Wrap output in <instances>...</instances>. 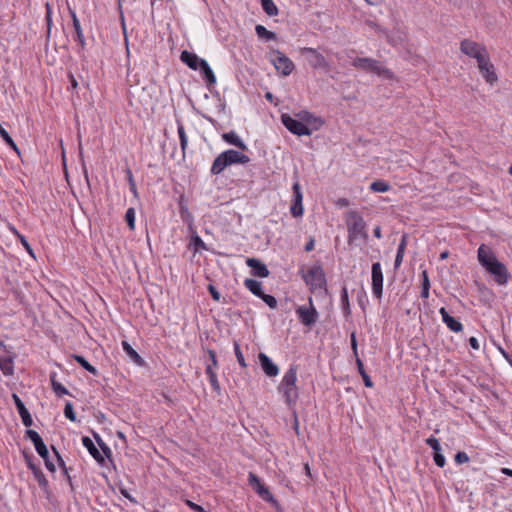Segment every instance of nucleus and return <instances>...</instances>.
<instances>
[{
  "label": "nucleus",
  "instance_id": "obj_1",
  "mask_svg": "<svg viewBox=\"0 0 512 512\" xmlns=\"http://www.w3.org/2000/svg\"><path fill=\"white\" fill-rule=\"evenodd\" d=\"M479 263L484 269L493 276L498 285H506L510 278V273L506 266L500 262L494 252L485 244L480 245L477 251Z\"/></svg>",
  "mask_w": 512,
  "mask_h": 512
},
{
  "label": "nucleus",
  "instance_id": "obj_2",
  "mask_svg": "<svg viewBox=\"0 0 512 512\" xmlns=\"http://www.w3.org/2000/svg\"><path fill=\"white\" fill-rule=\"evenodd\" d=\"M297 381V368L290 366L285 372L277 390L282 394L285 403L290 409H294L299 398L298 387L296 386Z\"/></svg>",
  "mask_w": 512,
  "mask_h": 512
},
{
  "label": "nucleus",
  "instance_id": "obj_3",
  "mask_svg": "<svg viewBox=\"0 0 512 512\" xmlns=\"http://www.w3.org/2000/svg\"><path fill=\"white\" fill-rule=\"evenodd\" d=\"M249 161L250 158L247 155L233 149H228L214 159L210 172L212 175H219L230 165L247 164Z\"/></svg>",
  "mask_w": 512,
  "mask_h": 512
},
{
  "label": "nucleus",
  "instance_id": "obj_4",
  "mask_svg": "<svg viewBox=\"0 0 512 512\" xmlns=\"http://www.w3.org/2000/svg\"><path fill=\"white\" fill-rule=\"evenodd\" d=\"M346 225L349 245L354 244L358 239H361L363 242L367 241L368 233L366 231V222L357 211L348 212Z\"/></svg>",
  "mask_w": 512,
  "mask_h": 512
},
{
  "label": "nucleus",
  "instance_id": "obj_5",
  "mask_svg": "<svg viewBox=\"0 0 512 512\" xmlns=\"http://www.w3.org/2000/svg\"><path fill=\"white\" fill-rule=\"evenodd\" d=\"M351 65L360 71L366 73H372L377 76L383 77L384 79H392L394 74L391 70L382 65V63L376 59L369 57H355L351 61Z\"/></svg>",
  "mask_w": 512,
  "mask_h": 512
},
{
  "label": "nucleus",
  "instance_id": "obj_6",
  "mask_svg": "<svg viewBox=\"0 0 512 512\" xmlns=\"http://www.w3.org/2000/svg\"><path fill=\"white\" fill-rule=\"evenodd\" d=\"M302 278L312 293L318 289L326 290V275L321 264L317 263L310 267L306 273L302 274Z\"/></svg>",
  "mask_w": 512,
  "mask_h": 512
},
{
  "label": "nucleus",
  "instance_id": "obj_7",
  "mask_svg": "<svg viewBox=\"0 0 512 512\" xmlns=\"http://www.w3.org/2000/svg\"><path fill=\"white\" fill-rule=\"evenodd\" d=\"M270 54L272 55L271 62L274 65L277 72L283 76H288L292 73L295 68L294 63L290 58L284 55L277 49H271Z\"/></svg>",
  "mask_w": 512,
  "mask_h": 512
},
{
  "label": "nucleus",
  "instance_id": "obj_8",
  "mask_svg": "<svg viewBox=\"0 0 512 512\" xmlns=\"http://www.w3.org/2000/svg\"><path fill=\"white\" fill-rule=\"evenodd\" d=\"M301 55L305 56L308 64L313 69L329 70L330 65L325 57L315 48L303 47L300 48Z\"/></svg>",
  "mask_w": 512,
  "mask_h": 512
},
{
  "label": "nucleus",
  "instance_id": "obj_9",
  "mask_svg": "<svg viewBox=\"0 0 512 512\" xmlns=\"http://www.w3.org/2000/svg\"><path fill=\"white\" fill-rule=\"evenodd\" d=\"M281 122L285 128L294 135L310 136L312 134L310 127L302 123V121L291 117L289 114H282Z\"/></svg>",
  "mask_w": 512,
  "mask_h": 512
},
{
  "label": "nucleus",
  "instance_id": "obj_10",
  "mask_svg": "<svg viewBox=\"0 0 512 512\" xmlns=\"http://www.w3.org/2000/svg\"><path fill=\"white\" fill-rule=\"evenodd\" d=\"M309 307L306 306H298L296 308V314L300 320V322L307 327H311L314 325L319 317V313L313 305L312 297L308 298Z\"/></svg>",
  "mask_w": 512,
  "mask_h": 512
},
{
  "label": "nucleus",
  "instance_id": "obj_11",
  "mask_svg": "<svg viewBox=\"0 0 512 512\" xmlns=\"http://www.w3.org/2000/svg\"><path fill=\"white\" fill-rule=\"evenodd\" d=\"M460 50L463 54L475 58L477 61L488 54V51L484 45L469 39H464L461 41Z\"/></svg>",
  "mask_w": 512,
  "mask_h": 512
},
{
  "label": "nucleus",
  "instance_id": "obj_12",
  "mask_svg": "<svg viewBox=\"0 0 512 512\" xmlns=\"http://www.w3.org/2000/svg\"><path fill=\"white\" fill-rule=\"evenodd\" d=\"M477 64L480 74L487 83L493 84L498 80L494 65L490 62L489 53L480 58Z\"/></svg>",
  "mask_w": 512,
  "mask_h": 512
},
{
  "label": "nucleus",
  "instance_id": "obj_13",
  "mask_svg": "<svg viewBox=\"0 0 512 512\" xmlns=\"http://www.w3.org/2000/svg\"><path fill=\"white\" fill-rule=\"evenodd\" d=\"M371 278L372 293L374 297H376L377 299H381L383 294V272L381 264L379 262H375L372 264Z\"/></svg>",
  "mask_w": 512,
  "mask_h": 512
},
{
  "label": "nucleus",
  "instance_id": "obj_14",
  "mask_svg": "<svg viewBox=\"0 0 512 512\" xmlns=\"http://www.w3.org/2000/svg\"><path fill=\"white\" fill-rule=\"evenodd\" d=\"M292 191H293V199H292V203L290 206L291 215L295 218L301 217L304 212V208H303V204H302L303 194H302L301 186H300V183L298 180H296L293 183Z\"/></svg>",
  "mask_w": 512,
  "mask_h": 512
},
{
  "label": "nucleus",
  "instance_id": "obj_15",
  "mask_svg": "<svg viewBox=\"0 0 512 512\" xmlns=\"http://www.w3.org/2000/svg\"><path fill=\"white\" fill-rule=\"evenodd\" d=\"M0 370L5 376H11L14 373V355L7 350V346L3 341H0Z\"/></svg>",
  "mask_w": 512,
  "mask_h": 512
},
{
  "label": "nucleus",
  "instance_id": "obj_16",
  "mask_svg": "<svg viewBox=\"0 0 512 512\" xmlns=\"http://www.w3.org/2000/svg\"><path fill=\"white\" fill-rule=\"evenodd\" d=\"M25 434H26V437L29 438L31 440V442L33 443L38 455L42 459L47 458V456L49 455L48 448L45 445L41 436L38 434V432L35 430H32V429H28V430H26Z\"/></svg>",
  "mask_w": 512,
  "mask_h": 512
},
{
  "label": "nucleus",
  "instance_id": "obj_17",
  "mask_svg": "<svg viewBox=\"0 0 512 512\" xmlns=\"http://www.w3.org/2000/svg\"><path fill=\"white\" fill-rule=\"evenodd\" d=\"M68 9H69V15L72 19V26H73L74 33H75L74 41H76L78 43V45L80 46V48L82 50H84L86 47V40H85V37L83 34V30H82L80 21L76 15V12L73 9H71L70 7Z\"/></svg>",
  "mask_w": 512,
  "mask_h": 512
},
{
  "label": "nucleus",
  "instance_id": "obj_18",
  "mask_svg": "<svg viewBox=\"0 0 512 512\" xmlns=\"http://www.w3.org/2000/svg\"><path fill=\"white\" fill-rule=\"evenodd\" d=\"M246 265L251 268V274L255 277L266 278L270 274L267 266L256 258H247Z\"/></svg>",
  "mask_w": 512,
  "mask_h": 512
},
{
  "label": "nucleus",
  "instance_id": "obj_19",
  "mask_svg": "<svg viewBox=\"0 0 512 512\" xmlns=\"http://www.w3.org/2000/svg\"><path fill=\"white\" fill-rule=\"evenodd\" d=\"M298 120L302 121V123L306 124L308 127L311 126L310 129L318 130L322 125L323 121L321 118L314 116L307 110H301L295 115Z\"/></svg>",
  "mask_w": 512,
  "mask_h": 512
},
{
  "label": "nucleus",
  "instance_id": "obj_20",
  "mask_svg": "<svg viewBox=\"0 0 512 512\" xmlns=\"http://www.w3.org/2000/svg\"><path fill=\"white\" fill-rule=\"evenodd\" d=\"M12 399H13L16 409L21 417L23 425L26 427L32 426L33 420H32L31 414L27 410L23 401L15 393L12 394Z\"/></svg>",
  "mask_w": 512,
  "mask_h": 512
},
{
  "label": "nucleus",
  "instance_id": "obj_21",
  "mask_svg": "<svg viewBox=\"0 0 512 512\" xmlns=\"http://www.w3.org/2000/svg\"><path fill=\"white\" fill-rule=\"evenodd\" d=\"M258 358L263 372L268 377H275L278 375V366L266 354L261 352L259 353Z\"/></svg>",
  "mask_w": 512,
  "mask_h": 512
},
{
  "label": "nucleus",
  "instance_id": "obj_22",
  "mask_svg": "<svg viewBox=\"0 0 512 512\" xmlns=\"http://www.w3.org/2000/svg\"><path fill=\"white\" fill-rule=\"evenodd\" d=\"M198 69L207 88L211 89L216 84V77L208 62L206 60L202 61Z\"/></svg>",
  "mask_w": 512,
  "mask_h": 512
},
{
  "label": "nucleus",
  "instance_id": "obj_23",
  "mask_svg": "<svg viewBox=\"0 0 512 512\" xmlns=\"http://www.w3.org/2000/svg\"><path fill=\"white\" fill-rule=\"evenodd\" d=\"M439 313L442 317V321L451 331L459 333L463 330V325L452 317L444 307L440 308Z\"/></svg>",
  "mask_w": 512,
  "mask_h": 512
},
{
  "label": "nucleus",
  "instance_id": "obj_24",
  "mask_svg": "<svg viewBox=\"0 0 512 512\" xmlns=\"http://www.w3.org/2000/svg\"><path fill=\"white\" fill-rule=\"evenodd\" d=\"M180 60L192 70H197L205 59L199 58L195 53L184 50L181 52Z\"/></svg>",
  "mask_w": 512,
  "mask_h": 512
},
{
  "label": "nucleus",
  "instance_id": "obj_25",
  "mask_svg": "<svg viewBox=\"0 0 512 512\" xmlns=\"http://www.w3.org/2000/svg\"><path fill=\"white\" fill-rule=\"evenodd\" d=\"M221 137L227 144L235 146L241 151H246L248 149L245 142L239 137V135L235 131L223 133Z\"/></svg>",
  "mask_w": 512,
  "mask_h": 512
},
{
  "label": "nucleus",
  "instance_id": "obj_26",
  "mask_svg": "<svg viewBox=\"0 0 512 512\" xmlns=\"http://www.w3.org/2000/svg\"><path fill=\"white\" fill-rule=\"evenodd\" d=\"M82 444L88 450L90 455L99 463L104 464V457L94 445L93 441L88 436L82 437Z\"/></svg>",
  "mask_w": 512,
  "mask_h": 512
},
{
  "label": "nucleus",
  "instance_id": "obj_27",
  "mask_svg": "<svg viewBox=\"0 0 512 512\" xmlns=\"http://www.w3.org/2000/svg\"><path fill=\"white\" fill-rule=\"evenodd\" d=\"M188 248L193 251L194 254L202 251L208 250L207 245L202 240V238L197 234V232L193 231L190 237V241L188 244Z\"/></svg>",
  "mask_w": 512,
  "mask_h": 512
},
{
  "label": "nucleus",
  "instance_id": "obj_28",
  "mask_svg": "<svg viewBox=\"0 0 512 512\" xmlns=\"http://www.w3.org/2000/svg\"><path fill=\"white\" fill-rule=\"evenodd\" d=\"M49 380L51 383L52 390L54 391L57 397L60 398L64 395H71L70 392L57 380L56 372L50 373Z\"/></svg>",
  "mask_w": 512,
  "mask_h": 512
},
{
  "label": "nucleus",
  "instance_id": "obj_29",
  "mask_svg": "<svg viewBox=\"0 0 512 512\" xmlns=\"http://www.w3.org/2000/svg\"><path fill=\"white\" fill-rule=\"evenodd\" d=\"M33 475H34L35 479L37 480L38 485L41 488V490L44 492V494L47 497H49L51 494L50 488H49V482H48L46 476L44 475L43 471L41 469H38L37 471H34Z\"/></svg>",
  "mask_w": 512,
  "mask_h": 512
},
{
  "label": "nucleus",
  "instance_id": "obj_30",
  "mask_svg": "<svg viewBox=\"0 0 512 512\" xmlns=\"http://www.w3.org/2000/svg\"><path fill=\"white\" fill-rule=\"evenodd\" d=\"M8 228L10 232L19 240V242L22 244L27 253L33 258H35L34 251L29 242L27 241L26 237L19 233V231L13 225H9Z\"/></svg>",
  "mask_w": 512,
  "mask_h": 512
},
{
  "label": "nucleus",
  "instance_id": "obj_31",
  "mask_svg": "<svg viewBox=\"0 0 512 512\" xmlns=\"http://www.w3.org/2000/svg\"><path fill=\"white\" fill-rule=\"evenodd\" d=\"M176 124H177V133H178L179 140H180V147H181L183 155H185V151L188 146V138H187V135H186V132L184 129V125H183L181 119L176 118Z\"/></svg>",
  "mask_w": 512,
  "mask_h": 512
},
{
  "label": "nucleus",
  "instance_id": "obj_32",
  "mask_svg": "<svg viewBox=\"0 0 512 512\" xmlns=\"http://www.w3.org/2000/svg\"><path fill=\"white\" fill-rule=\"evenodd\" d=\"M244 286L255 296L260 297L264 293L262 291V285L261 282L247 278L244 280Z\"/></svg>",
  "mask_w": 512,
  "mask_h": 512
},
{
  "label": "nucleus",
  "instance_id": "obj_33",
  "mask_svg": "<svg viewBox=\"0 0 512 512\" xmlns=\"http://www.w3.org/2000/svg\"><path fill=\"white\" fill-rule=\"evenodd\" d=\"M255 32L260 39H263L267 42L277 40V35L274 32L267 30L263 25H256Z\"/></svg>",
  "mask_w": 512,
  "mask_h": 512
},
{
  "label": "nucleus",
  "instance_id": "obj_34",
  "mask_svg": "<svg viewBox=\"0 0 512 512\" xmlns=\"http://www.w3.org/2000/svg\"><path fill=\"white\" fill-rule=\"evenodd\" d=\"M407 246L406 235H403L397 248V253L394 261V268L398 269L403 261L405 249Z\"/></svg>",
  "mask_w": 512,
  "mask_h": 512
},
{
  "label": "nucleus",
  "instance_id": "obj_35",
  "mask_svg": "<svg viewBox=\"0 0 512 512\" xmlns=\"http://www.w3.org/2000/svg\"><path fill=\"white\" fill-rule=\"evenodd\" d=\"M122 347L125 353L137 364V365H143L144 360L143 358L133 349V347L127 342H122Z\"/></svg>",
  "mask_w": 512,
  "mask_h": 512
},
{
  "label": "nucleus",
  "instance_id": "obj_36",
  "mask_svg": "<svg viewBox=\"0 0 512 512\" xmlns=\"http://www.w3.org/2000/svg\"><path fill=\"white\" fill-rule=\"evenodd\" d=\"M72 358L86 371L93 375H98V370L92 366L82 355L73 354Z\"/></svg>",
  "mask_w": 512,
  "mask_h": 512
},
{
  "label": "nucleus",
  "instance_id": "obj_37",
  "mask_svg": "<svg viewBox=\"0 0 512 512\" xmlns=\"http://www.w3.org/2000/svg\"><path fill=\"white\" fill-rule=\"evenodd\" d=\"M355 361H356L358 372L363 379L364 385L368 388H371L373 386V382H372L370 376L366 373V371L364 369L363 362L361 361V359L359 357H357L355 359Z\"/></svg>",
  "mask_w": 512,
  "mask_h": 512
},
{
  "label": "nucleus",
  "instance_id": "obj_38",
  "mask_svg": "<svg viewBox=\"0 0 512 512\" xmlns=\"http://www.w3.org/2000/svg\"><path fill=\"white\" fill-rule=\"evenodd\" d=\"M0 137L3 139V141L6 143L7 146H9L11 149H13L19 156H20V150L12 137L9 135V133L3 128V126L0 124Z\"/></svg>",
  "mask_w": 512,
  "mask_h": 512
},
{
  "label": "nucleus",
  "instance_id": "obj_39",
  "mask_svg": "<svg viewBox=\"0 0 512 512\" xmlns=\"http://www.w3.org/2000/svg\"><path fill=\"white\" fill-rule=\"evenodd\" d=\"M262 9L269 16H276L278 14V8L273 0H261Z\"/></svg>",
  "mask_w": 512,
  "mask_h": 512
},
{
  "label": "nucleus",
  "instance_id": "obj_40",
  "mask_svg": "<svg viewBox=\"0 0 512 512\" xmlns=\"http://www.w3.org/2000/svg\"><path fill=\"white\" fill-rule=\"evenodd\" d=\"M45 22H46V26H47V31H46V36L47 38L50 37L51 35V29H52V7H51V4L49 2H46L45 3Z\"/></svg>",
  "mask_w": 512,
  "mask_h": 512
},
{
  "label": "nucleus",
  "instance_id": "obj_41",
  "mask_svg": "<svg viewBox=\"0 0 512 512\" xmlns=\"http://www.w3.org/2000/svg\"><path fill=\"white\" fill-rule=\"evenodd\" d=\"M207 376H208V379H209V383L213 389L214 392H216L217 394H220L221 392V387H220V383L218 381V378H217V374L215 371H211L209 368L207 370Z\"/></svg>",
  "mask_w": 512,
  "mask_h": 512
},
{
  "label": "nucleus",
  "instance_id": "obj_42",
  "mask_svg": "<svg viewBox=\"0 0 512 512\" xmlns=\"http://www.w3.org/2000/svg\"><path fill=\"white\" fill-rule=\"evenodd\" d=\"M390 189V185L384 180H376L371 183L370 190L373 192L384 193Z\"/></svg>",
  "mask_w": 512,
  "mask_h": 512
},
{
  "label": "nucleus",
  "instance_id": "obj_43",
  "mask_svg": "<svg viewBox=\"0 0 512 512\" xmlns=\"http://www.w3.org/2000/svg\"><path fill=\"white\" fill-rule=\"evenodd\" d=\"M257 494L265 502H268L274 506L278 504L277 500L274 498L273 494L269 491V489L266 486H264L260 491H258Z\"/></svg>",
  "mask_w": 512,
  "mask_h": 512
},
{
  "label": "nucleus",
  "instance_id": "obj_44",
  "mask_svg": "<svg viewBox=\"0 0 512 512\" xmlns=\"http://www.w3.org/2000/svg\"><path fill=\"white\" fill-rule=\"evenodd\" d=\"M93 437H94L95 441L97 442L98 446L101 448L103 454L107 458H111L112 451H111L110 447L103 441L101 436L98 433L93 432Z\"/></svg>",
  "mask_w": 512,
  "mask_h": 512
},
{
  "label": "nucleus",
  "instance_id": "obj_45",
  "mask_svg": "<svg viewBox=\"0 0 512 512\" xmlns=\"http://www.w3.org/2000/svg\"><path fill=\"white\" fill-rule=\"evenodd\" d=\"M248 483L256 493H258V491H260L265 486L263 483H261L259 477L252 472H250L248 475Z\"/></svg>",
  "mask_w": 512,
  "mask_h": 512
},
{
  "label": "nucleus",
  "instance_id": "obj_46",
  "mask_svg": "<svg viewBox=\"0 0 512 512\" xmlns=\"http://www.w3.org/2000/svg\"><path fill=\"white\" fill-rule=\"evenodd\" d=\"M340 300H341L343 312L345 314L349 315L350 314V303H349L348 290L345 286L341 290Z\"/></svg>",
  "mask_w": 512,
  "mask_h": 512
},
{
  "label": "nucleus",
  "instance_id": "obj_47",
  "mask_svg": "<svg viewBox=\"0 0 512 512\" xmlns=\"http://www.w3.org/2000/svg\"><path fill=\"white\" fill-rule=\"evenodd\" d=\"M207 353H208L209 361L206 363L205 373H207L208 368L211 371H215V369L218 368V361H217L215 351L209 349L207 351Z\"/></svg>",
  "mask_w": 512,
  "mask_h": 512
},
{
  "label": "nucleus",
  "instance_id": "obj_48",
  "mask_svg": "<svg viewBox=\"0 0 512 512\" xmlns=\"http://www.w3.org/2000/svg\"><path fill=\"white\" fill-rule=\"evenodd\" d=\"M125 173H126V178H127L128 184H129V190L135 197H137L138 191H137L136 183H135V180L133 177V173L129 168L126 169Z\"/></svg>",
  "mask_w": 512,
  "mask_h": 512
},
{
  "label": "nucleus",
  "instance_id": "obj_49",
  "mask_svg": "<svg viewBox=\"0 0 512 512\" xmlns=\"http://www.w3.org/2000/svg\"><path fill=\"white\" fill-rule=\"evenodd\" d=\"M135 209L134 208H129L127 209L126 213H125V221L129 227L130 230H134L135 229Z\"/></svg>",
  "mask_w": 512,
  "mask_h": 512
},
{
  "label": "nucleus",
  "instance_id": "obj_50",
  "mask_svg": "<svg viewBox=\"0 0 512 512\" xmlns=\"http://www.w3.org/2000/svg\"><path fill=\"white\" fill-rule=\"evenodd\" d=\"M234 353H235V356H236V359L238 361V364L242 367V368H246L247 367V364L245 362V358L243 356V353L240 349V345L237 341H234Z\"/></svg>",
  "mask_w": 512,
  "mask_h": 512
},
{
  "label": "nucleus",
  "instance_id": "obj_51",
  "mask_svg": "<svg viewBox=\"0 0 512 512\" xmlns=\"http://www.w3.org/2000/svg\"><path fill=\"white\" fill-rule=\"evenodd\" d=\"M64 415L67 419H69L72 422H75L77 420L76 414L73 410V405L71 402H66L65 407H64Z\"/></svg>",
  "mask_w": 512,
  "mask_h": 512
},
{
  "label": "nucleus",
  "instance_id": "obj_52",
  "mask_svg": "<svg viewBox=\"0 0 512 512\" xmlns=\"http://www.w3.org/2000/svg\"><path fill=\"white\" fill-rule=\"evenodd\" d=\"M426 444L433 450V453L441 450L439 440L434 436H430L425 440Z\"/></svg>",
  "mask_w": 512,
  "mask_h": 512
},
{
  "label": "nucleus",
  "instance_id": "obj_53",
  "mask_svg": "<svg viewBox=\"0 0 512 512\" xmlns=\"http://www.w3.org/2000/svg\"><path fill=\"white\" fill-rule=\"evenodd\" d=\"M261 298L271 309H275L277 307V300L274 296L263 293Z\"/></svg>",
  "mask_w": 512,
  "mask_h": 512
},
{
  "label": "nucleus",
  "instance_id": "obj_54",
  "mask_svg": "<svg viewBox=\"0 0 512 512\" xmlns=\"http://www.w3.org/2000/svg\"><path fill=\"white\" fill-rule=\"evenodd\" d=\"M433 460L435 464L440 468L444 467L446 464L445 457L443 454H441L440 451L433 453Z\"/></svg>",
  "mask_w": 512,
  "mask_h": 512
},
{
  "label": "nucleus",
  "instance_id": "obj_55",
  "mask_svg": "<svg viewBox=\"0 0 512 512\" xmlns=\"http://www.w3.org/2000/svg\"><path fill=\"white\" fill-rule=\"evenodd\" d=\"M455 462L457 464H463V463H466L469 461V456L467 455L466 452H463V451H459L456 455H455Z\"/></svg>",
  "mask_w": 512,
  "mask_h": 512
},
{
  "label": "nucleus",
  "instance_id": "obj_56",
  "mask_svg": "<svg viewBox=\"0 0 512 512\" xmlns=\"http://www.w3.org/2000/svg\"><path fill=\"white\" fill-rule=\"evenodd\" d=\"M52 450L57 458L58 466L62 469V471H66V464H65V461L63 460L62 456L59 454V452L57 451V449L54 446H52Z\"/></svg>",
  "mask_w": 512,
  "mask_h": 512
},
{
  "label": "nucleus",
  "instance_id": "obj_57",
  "mask_svg": "<svg viewBox=\"0 0 512 512\" xmlns=\"http://www.w3.org/2000/svg\"><path fill=\"white\" fill-rule=\"evenodd\" d=\"M350 338H351V348H352V351H353V355L355 356V359H356L359 356H358V346H357V340H356L355 332L351 333Z\"/></svg>",
  "mask_w": 512,
  "mask_h": 512
},
{
  "label": "nucleus",
  "instance_id": "obj_58",
  "mask_svg": "<svg viewBox=\"0 0 512 512\" xmlns=\"http://www.w3.org/2000/svg\"><path fill=\"white\" fill-rule=\"evenodd\" d=\"M186 505L194 512H207L202 506L190 500H186Z\"/></svg>",
  "mask_w": 512,
  "mask_h": 512
},
{
  "label": "nucleus",
  "instance_id": "obj_59",
  "mask_svg": "<svg viewBox=\"0 0 512 512\" xmlns=\"http://www.w3.org/2000/svg\"><path fill=\"white\" fill-rule=\"evenodd\" d=\"M24 457L26 460L27 467L31 470L32 473H34V471H37L38 469H40L39 466L35 465L32 462L31 456H29L28 454H24Z\"/></svg>",
  "mask_w": 512,
  "mask_h": 512
},
{
  "label": "nucleus",
  "instance_id": "obj_60",
  "mask_svg": "<svg viewBox=\"0 0 512 512\" xmlns=\"http://www.w3.org/2000/svg\"><path fill=\"white\" fill-rule=\"evenodd\" d=\"M421 276H422V288L430 289V280H429L427 271L426 270L422 271Z\"/></svg>",
  "mask_w": 512,
  "mask_h": 512
},
{
  "label": "nucleus",
  "instance_id": "obj_61",
  "mask_svg": "<svg viewBox=\"0 0 512 512\" xmlns=\"http://www.w3.org/2000/svg\"><path fill=\"white\" fill-rule=\"evenodd\" d=\"M208 291L212 297L213 300L215 301H219L220 300V293L218 292V290L213 286V285H209L208 286Z\"/></svg>",
  "mask_w": 512,
  "mask_h": 512
},
{
  "label": "nucleus",
  "instance_id": "obj_62",
  "mask_svg": "<svg viewBox=\"0 0 512 512\" xmlns=\"http://www.w3.org/2000/svg\"><path fill=\"white\" fill-rule=\"evenodd\" d=\"M44 460V463H45V467L52 473H54L56 471V467L54 465V463L50 460L49 458V455L47 456V458H43Z\"/></svg>",
  "mask_w": 512,
  "mask_h": 512
},
{
  "label": "nucleus",
  "instance_id": "obj_63",
  "mask_svg": "<svg viewBox=\"0 0 512 512\" xmlns=\"http://www.w3.org/2000/svg\"><path fill=\"white\" fill-rule=\"evenodd\" d=\"M469 345L474 350H479V348H480L479 341H478V339L476 337H470L469 338Z\"/></svg>",
  "mask_w": 512,
  "mask_h": 512
},
{
  "label": "nucleus",
  "instance_id": "obj_64",
  "mask_svg": "<svg viewBox=\"0 0 512 512\" xmlns=\"http://www.w3.org/2000/svg\"><path fill=\"white\" fill-rule=\"evenodd\" d=\"M314 246H315L314 238L310 237L308 242L304 246V250L306 252H310V251H312L314 249Z\"/></svg>",
  "mask_w": 512,
  "mask_h": 512
}]
</instances>
